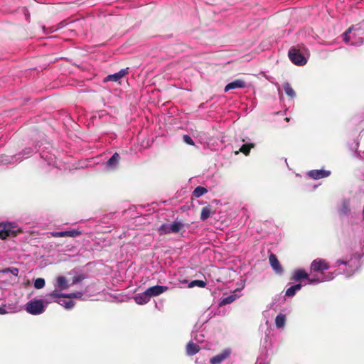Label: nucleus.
<instances>
[{
	"label": "nucleus",
	"mask_w": 364,
	"mask_h": 364,
	"mask_svg": "<svg viewBox=\"0 0 364 364\" xmlns=\"http://www.w3.org/2000/svg\"><path fill=\"white\" fill-rule=\"evenodd\" d=\"M360 254L351 255L345 259H338L332 265L333 267H338L334 272L324 273L321 272L313 277L306 279L310 284H318L333 279L336 276L343 274L346 277L353 276L358 269Z\"/></svg>",
	"instance_id": "f257e3e1"
},
{
	"label": "nucleus",
	"mask_w": 364,
	"mask_h": 364,
	"mask_svg": "<svg viewBox=\"0 0 364 364\" xmlns=\"http://www.w3.org/2000/svg\"><path fill=\"white\" fill-rule=\"evenodd\" d=\"M41 172L51 175L72 173L88 166V161H40Z\"/></svg>",
	"instance_id": "f03ea898"
},
{
	"label": "nucleus",
	"mask_w": 364,
	"mask_h": 364,
	"mask_svg": "<svg viewBox=\"0 0 364 364\" xmlns=\"http://www.w3.org/2000/svg\"><path fill=\"white\" fill-rule=\"evenodd\" d=\"M364 39V20L358 24L350 27L343 33V41H350L351 45L358 46L363 43Z\"/></svg>",
	"instance_id": "7ed1b4c3"
},
{
	"label": "nucleus",
	"mask_w": 364,
	"mask_h": 364,
	"mask_svg": "<svg viewBox=\"0 0 364 364\" xmlns=\"http://www.w3.org/2000/svg\"><path fill=\"white\" fill-rule=\"evenodd\" d=\"M309 55V50L303 46L292 47L288 53L291 61L298 66L304 65L307 63Z\"/></svg>",
	"instance_id": "20e7f679"
},
{
	"label": "nucleus",
	"mask_w": 364,
	"mask_h": 364,
	"mask_svg": "<svg viewBox=\"0 0 364 364\" xmlns=\"http://www.w3.org/2000/svg\"><path fill=\"white\" fill-rule=\"evenodd\" d=\"M26 311L31 315H40L45 312L46 306L42 299H32L25 305Z\"/></svg>",
	"instance_id": "39448f33"
},
{
	"label": "nucleus",
	"mask_w": 364,
	"mask_h": 364,
	"mask_svg": "<svg viewBox=\"0 0 364 364\" xmlns=\"http://www.w3.org/2000/svg\"><path fill=\"white\" fill-rule=\"evenodd\" d=\"M19 228L15 223L6 222L0 223V239L5 240L11 235H16Z\"/></svg>",
	"instance_id": "423d86ee"
},
{
	"label": "nucleus",
	"mask_w": 364,
	"mask_h": 364,
	"mask_svg": "<svg viewBox=\"0 0 364 364\" xmlns=\"http://www.w3.org/2000/svg\"><path fill=\"white\" fill-rule=\"evenodd\" d=\"M337 211L341 217L348 218L351 214V199L343 198L337 205Z\"/></svg>",
	"instance_id": "0eeeda50"
},
{
	"label": "nucleus",
	"mask_w": 364,
	"mask_h": 364,
	"mask_svg": "<svg viewBox=\"0 0 364 364\" xmlns=\"http://www.w3.org/2000/svg\"><path fill=\"white\" fill-rule=\"evenodd\" d=\"M330 268L328 263L323 259L317 258L311 264V271L314 272H323L324 270H327Z\"/></svg>",
	"instance_id": "6e6552de"
},
{
	"label": "nucleus",
	"mask_w": 364,
	"mask_h": 364,
	"mask_svg": "<svg viewBox=\"0 0 364 364\" xmlns=\"http://www.w3.org/2000/svg\"><path fill=\"white\" fill-rule=\"evenodd\" d=\"M97 164L102 172L110 173L118 168L119 161H102Z\"/></svg>",
	"instance_id": "1a4fd4ad"
},
{
	"label": "nucleus",
	"mask_w": 364,
	"mask_h": 364,
	"mask_svg": "<svg viewBox=\"0 0 364 364\" xmlns=\"http://www.w3.org/2000/svg\"><path fill=\"white\" fill-rule=\"evenodd\" d=\"M232 353V350L229 348L223 349L220 353L215 355L210 359V364H220L228 358Z\"/></svg>",
	"instance_id": "9d476101"
},
{
	"label": "nucleus",
	"mask_w": 364,
	"mask_h": 364,
	"mask_svg": "<svg viewBox=\"0 0 364 364\" xmlns=\"http://www.w3.org/2000/svg\"><path fill=\"white\" fill-rule=\"evenodd\" d=\"M184 228V224L181 221H175L166 226L161 225V233L162 232L178 233Z\"/></svg>",
	"instance_id": "9b49d317"
},
{
	"label": "nucleus",
	"mask_w": 364,
	"mask_h": 364,
	"mask_svg": "<svg viewBox=\"0 0 364 364\" xmlns=\"http://www.w3.org/2000/svg\"><path fill=\"white\" fill-rule=\"evenodd\" d=\"M269 264H270L272 269L274 270V272H275L276 274H277V275L283 274V272H284L283 267H282L281 264L279 263V262L275 255L271 254L269 256Z\"/></svg>",
	"instance_id": "f8f14e48"
},
{
	"label": "nucleus",
	"mask_w": 364,
	"mask_h": 364,
	"mask_svg": "<svg viewBox=\"0 0 364 364\" xmlns=\"http://www.w3.org/2000/svg\"><path fill=\"white\" fill-rule=\"evenodd\" d=\"M307 175L313 179H321L326 178L331 175V171L324 169H315L311 170L307 173Z\"/></svg>",
	"instance_id": "ddd939ff"
},
{
	"label": "nucleus",
	"mask_w": 364,
	"mask_h": 364,
	"mask_svg": "<svg viewBox=\"0 0 364 364\" xmlns=\"http://www.w3.org/2000/svg\"><path fill=\"white\" fill-rule=\"evenodd\" d=\"M60 298H63L62 294L59 293L57 290H54L50 294H47L45 298L42 299V301H43V304L46 308L49 304L57 302V299Z\"/></svg>",
	"instance_id": "4468645a"
},
{
	"label": "nucleus",
	"mask_w": 364,
	"mask_h": 364,
	"mask_svg": "<svg viewBox=\"0 0 364 364\" xmlns=\"http://www.w3.org/2000/svg\"><path fill=\"white\" fill-rule=\"evenodd\" d=\"M54 287L55 288V290L63 291L65 290L68 288V281L64 276H59L56 278L55 283L54 284Z\"/></svg>",
	"instance_id": "2eb2a0df"
},
{
	"label": "nucleus",
	"mask_w": 364,
	"mask_h": 364,
	"mask_svg": "<svg viewBox=\"0 0 364 364\" xmlns=\"http://www.w3.org/2000/svg\"><path fill=\"white\" fill-rule=\"evenodd\" d=\"M128 73L127 68L121 69L119 72L108 75L104 80L105 82L107 81H113L118 82L125 75Z\"/></svg>",
	"instance_id": "dca6fc26"
},
{
	"label": "nucleus",
	"mask_w": 364,
	"mask_h": 364,
	"mask_svg": "<svg viewBox=\"0 0 364 364\" xmlns=\"http://www.w3.org/2000/svg\"><path fill=\"white\" fill-rule=\"evenodd\" d=\"M309 279L308 273L303 269H295L293 272L291 279L295 282H299L301 279Z\"/></svg>",
	"instance_id": "f3484780"
},
{
	"label": "nucleus",
	"mask_w": 364,
	"mask_h": 364,
	"mask_svg": "<svg viewBox=\"0 0 364 364\" xmlns=\"http://www.w3.org/2000/svg\"><path fill=\"white\" fill-rule=\"evenodd\" d=\"M246 86V83L245 81L242 80H235L230 83H228L224 89L225 92H228L230 90L236 89V88H244Z\"/></svg>",
	"instance_id": "a211bd4d"
},
{
	"label": "nucleus",
	"mask_w": 364,
	"mask_h": 364,
	"mask_svg": "<svg viewBox=\"0 0 364 364\" xmlns=\"http://www.w3.org/2000/svg\"><path fill=\"white\" fill-rule=\"evenodd\" d=\"M133 299L134 301L139 305L146 304L150 301V299L146 296L144 291L136 294Z\"/></svg>",
	"instance_id": "6ab92c4d"
},
{
	"label": "nucleus",
	"mask_w": 364,
	"mask_h": 364,
	"mask_svg": "<svg viewBox=\"0 0 364 364\" xmlns=\"http://www.w3.org/2000/svg\"><path fill=\"white\" fill-rule=\"evenodd\" d=\"M199 350V346L192 341H190L186 346V353L190 356L196 355Z\"/></svg>",
	"instance_id": "aec40b11"
},
{
	"label": "nucleus",
	"mask_w": 364,
	"mask_h": 364,
	"mask_svg": "<svg viewBox=\"0 0 364 364\" xmlns=\"http://www.w3.org/2000/svg\"><path fill=\"white\" fill-rule=\"evenodd\" d=\"M146 296L151 299L152 297H155L159 295V284L151 287L144 291Z\"/></svg>",
	"instance_id": "412c9836"
},
{
	"label": "nucleus",
	"mask_w": 364,
	"mask_h": 364,
	"mask_svg": "<svg viewBox=\"0 0 364 364\" xmlns=\"http://www.w3.org/2000/svg\"><path fill=\"white\" fill-rule=\"evenodd\" d=\"M301 287L302 285L301 284H296L290 287L286 290L285 296L287 297L294 296L296 294V293L301 289Z\"/></svg>",
	"instance_id": "4be33fe9"
},
{
	"label": "nucleus",
	"mask_w": 364,
	"mask_h": 364,
	"mask_svg": "<svg viewBox=\"0 0 364 364\" xmlns=\"http://www.w3.org/2000/svg\"><path fill=\"white\" fill-rule=\"evenodd\" d=\"M65 298H60L57 299V302L58 304L63 306L66 309H71L73 308L75 303L72 300H65Z\"/></svg>",
	"instance_id": "5701e85b"
},
{
	"label": "nucleus",
	"mask_w": 364,
	"mask_h": 364,
	"mask_svg": "<svg viewBox=\"0 0 364 364\" xmlns=\"http://www.w3.org/2000/svg\"><path fill=\"white\" fill-rule=\"evenodd\" d=\"M65 26V23H64V21H62L57 26H50L48 28L43 26V33L45 34L51 33H53V32L58 31L60 28H63Z\"/></svg>",
	"instance_id": "b1692460"
},
{
	"label": "nucleus",
	"mask_w": 364,
	"mask_h": 364,
	"mask_svg": "<svg viewBox=\"0 0 364 364\" xmlns=\"http://www.w3.org/2000/svg\"><path fill=\"white\" fill-rule=\"evenodd\" d=\"M286 323V316L284 314H279L275 318V325L277 328H283Z\"/></svg>",
	"instance_id": "393cba45"
},
{
	"label": "nucleus",
	"mask_w": 364,
	"mask_h": 364,
	"mask_svg": "<svg viewBox=\"0 0 364 364\" xmlns=\"http://www.w3.org/2000/svg\"><path fill=\"white\" fill-rule=\"evenodd\" d=\"M283 89L285 93L291 98H294L296 97V92L289 82L284 83Z\"/></svg>",
	"instance_id": "a878e982"
},
{
	"label": "nucleus",
	"mask_w": 364,
	"mask_h": 364,
	"mask_svg": "<svg viewBox=\"0 0 364 364\" xmlns=\"http://www.w3.org/2000/svg\"><path fill=\"white\" fill-rule=\"evenodd\" d=\"M208 192L207 188L203 186L196 187L193 191V196L196 198H199L202 196L203 194Z\"/></svg>",
	"instance_id": "bb28decb"
},
{
	"label": "nucleus",
	"mask_w": 364,
	"mask_h": 364,
	"mask_svg": "<svg viewBox=\"0 0 364 364\" xmlns=\"http://www.w3.org/2000/svg\"><path fill=\"white\" fill-rule=\"evenodd\" d=\"M211 210L209 206H205L202 208L200 213V220L204 221L207 220L210 215Z\"/></svg>",
	"instance_id": "cd10ccee"
},
{
	"label": "nucleus",
	"mask_w": 364,
	"mask_h": 364,
	"mask_svg": "<svg viewBox=\"0 0 364 364\" xmlns=\"http://www.w3.org/2000/svg\"><path fill=\"white\" fill-rule=\"evenodd\" d=\"M236 299H237V295H235V294L229 295L226 297H224L221 300L220 304L221 305L230 304L232 303L234 301H235Z\"/></svg>",
	"instance_id": "c85d7f7f"
},
{
	"label": "nucleus",
	"mask_w": 364,
	"mask_h": 364,
	"mask_svg": "<svg viewBox=\"0 0 364 364\" xmlns=\"http://www.w3.org/2000/svg\"><path fill=\"white\" fill-rule=\"evenodd\" d=\"M83 295V293L81 291H77L69 294H62L63 298L68 299H80Z\"/></svg>",
	"instance_id": "c756f323"
},
{
	"label": "nucleus",
	"mask_w": 364,
	"mask_h": 364,
	"mask_svg": "<svg viewBox=\"0 0 364 364\" xmlns=\"http://www.w3.org/2000/svg\"><path fill=\"white\" fill-rule=\"evenodd\" d=\"M46 282L43 278H37L34 280V287L37 289H41L45 287Z\"/></svg>",
	"instance_id": "7c9ffc66"
},
{
	"label": "nucleus",
	"mask_w": 364,
	"mask_h": 364,
	"mask_svg": "<svg viewBox=\"0 0 364 364\" xmlns=\"http://www.w3.org/2000/svg\"><path fill=\"white\" fill-rule=\"evenodd\" d=\"M254 146L253 144H246L242 145L240 149V151L242 152L245 156H247L250 149Z\"/></svg>",
	"instance_id": "2f4dec72"
},
{
	"label": "nucleus",
	"mask_w": 364,
	"mask_h": 364,
	"mask_svg": "<svg viewBox=\"0 0 364 364\" xmlns=\"http://www.w3.org/2000/svg\"><path fill=\"white\" fill-rule=\"evenodd\" d=\"M1 272L2 273H11L14 276H18V268H16V267H8V268H5V269H1Z\"/></svg>",
	"instance_id": "473e14b6"
},
{
	"label": "nucleus",
	"mask_w": 364,
	"mask_h": 364,
	"mask_svg": "<svg viewBox=\"0 0 364 364\" xmlns=\"http://www.w3.org/2000/svg\"><path fill=\"white\" fill-rule=\"evenodd\" d=\"M206 283L202 280H193L188 284L189 287H204Z\"/></svg>",
	"instance_id": "72a5a7b5"
},
{
	"label": "nucleus",
	"mask_w": 364,
	"mask_h": 364,
	"mask_svg": "<svg viewBox=\"0 0 364 364\" xmlns=\"http://www.w3.org/2000/svg\"><path fill=\"white\" fill-rule=\"evenodd\" d=\"M80 232L77 230H71L65 231V237H75L78 236Z\"/></svg>",
	"instance_id": "f704fd0d"
},
{
	"label": "nucleus",
	"mask_w": 364,
	"mask_h": 364,
	"mask_svg": "<svg viewBox=\"0 0 364 364\" xmlns=\"http://www.w3.org/2000/svg\"><path fill=\"white\" fill-rule=\"evenodd\" d=\"M183 141L188 145H194L193 139L188 135H184L183 136Z\"/></svg>",
	"instance_id": "c9c22d12"
},
{
	"label": "nucleus",
	"mask_w": 364,
	"mask_h": 364,
	"mask_svg": "<svg viewBox=\"0 0 364 364\" xmlns=\"http://www.w3.org/2000/svg\"><path fill=\"white\" fill-rule=\"evenodd\" d=\"M31 152H33L32 149H31V148L26 149L25 150L23 151V157H24L25 159L31 157V156L30 155V154Z\"/></svg>",
	"instance_id": "e433bc0d"
},
{
	"label": "nucleus",
	"mask_w": 364,
	"mask_h": 364,
	"mask_svg": "<svg viewBox=\"0 0 364 364\" xmlns=\"http://www.w3.org/2000/svg\"><path fill=\"white\" fill-rule=\"evenodd\" d=\"M119 154L115 152L110 156H107V154H105L104 159H119Z\"/></svg>",
	"instance_id": "4c0bfd02"
},
{
	"label": "nucleus",
	"mask_w": 364,
	"mask_h": 364,
	"mask_svg": "<svg viewBox=\"0 0 364 364\" xmlns=\"http://www.w3.org/2000/svg\"><path fill=\"white\" fill-rule=\"evenodd\" d=\"M194 340L198 343L203 341V335L202 333H196L194 336Z\"/></svg>",
	"instance_id": "58836bf2"
},
{
	"label": "nucleus",
	"mask_w": 364,
	"mask_h": 364,
	"mask_svg": "<svg viewBox=\"0 0 364 364\" xmlns=\"http://www.w3.org/2000/svg\"><path fill=\"white\" fill-rule=\"evenodd\" d=\"M51 235L55 237H65V231L53 232Z\"/></svg>",
	"instance_id": "ea45409f"
},
{
	"label": "nucleus",
	"mask_w": 364,
	"mask_h": 364,
	"mask_svg": "<svg viewBox=\"0 0 364 364\" xmlns=\"http://www.w3.org/2000/svg\"><path fill=\"white\" fill-rule=\"evenodd\" d=\"M175 202H176V200L173 199L168 200H161V204L173 205Z\"/></svg>",
	"instance_id": "a19ab883"
},
{
	"label": "nucleus",
	"mask_w": 364,
	"mask_h": 364,
	"mask_svg": "<svg viewBox=\"0 0 364 364\" xmlns=\"http://www.w3.org/2000/svg\"><path fill=\"white\" fill-rule=\"evenodd\" d=\"M7 314L6 310L4 307H0V314L4 315Z\"/></svg>",
	"instance_id": "79ce46f5"
},
{
	"label": "nucleus",
	"mask_w": 364,
	"mask_h": 364,
	"mask_svg": "<svg viewBox=\"0 0 364 364\" xmlns=\"http://www.w3.org/2000/svg\"><path fill=\"white\" fill-rule=\"evenodd\" d=\"M167 289L166 287L161 286V294Z\"/></svg>",
	"instance_id": "37998d69"
},
{
	"label": "nucleus",
	"mask_w": 364,
	"mask_h": 364,
	"mask_svg": "<svg viewBox=\"0 0 364 364\" xmlns=\"http://www.w3.org/2000/svg\"><path fill=\"white\" fill-rule=\"evenodd\" d=\"M4 161H1V160H0V166H4V165H6V164H7V163H4Z\"/></svg>",
	"instance_id": "c03bdc74"
},
{
	"label": "nucleus",
	"mask_w": 364,
	"mask_h": 364,
	"mask_svg": "<svg viewBox=\"0 0 364 364\" xmlns=\"http://www.w3.org/2000/svg\"><path fill=\"white\" fill-rule=\"evenodd\" d=\"M238 154V151H235V154L236 155V154Z\"/></svg>",
	"instance_id": "a18cd8bd"
},
{
	"label": "nucleus",
	"mask_w": 364,
	"mask_h": 364,
	"mask_svg": "<svg viewBox=\"0 0 364 364\" xmlns=\"http://www.w3.org/2000/svg\"><path fill=\"white\" fill-rule=\"evenodd\" d=\"M2 273L1 269H0V274Z\"/></svg>",
	"instance_id": "49530a36"
}]
</instances>
